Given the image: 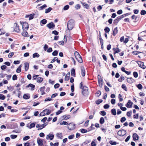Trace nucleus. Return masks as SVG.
Masks as SVG:
<instances>
[{
	"mask_svg": "<svg viewBox=\"0 0 146 146\" xmlns=\"http://www.w3.org/2000/svg\"><path fill=\"white\" fill-rule=\"evenodd\" d=\"M74 21L73 19H71L68 22L67 26L69 30H71L73 29L74 25Z\"/></svg>",
	"mask_w": 146,
	"mask_h": 146,
	"instance_id": "1",
	"label": "nucleus"
},
{
	"mask_svg": "<svg viewBox=\"0 0 146 146\" xmlns=\"http://www.w3.org/2000/svg\"><path fill=\"white\" fill-rule=\"evenodd\" d=\"M82 89V93L84 96H87L89 94V91L88 90V88L85 86H83Z\"/></svg>",
	"mask_w": 146,
	"mask_h": 146,
	"instance_id": "2",
	"label": "nucleus"
},
{
	"mask_svg": "<svg viewBox=\"0 0 146 146\" xmlns=\"http://www.w3.org/2000/svg\"><path fill=\"white\" fill-rule=\"evenodd\" d=\"M20 23L22 25V29L24 31H26L29 29V25L28 23L26 22H20Z\"/></svg>",
	"mask_w": 146,
	"mask_h": 146,
	"instance_id": "3",
	"label": "nucleus"
},
{
	"mask_svg": "<svg viewBox=\"0 0 146 146\" xmlns=\"http://www.w3.org/2000/svg\"><path fill=\"white\" fill-rule=\"evenodd\" d=\"M126 133V131L124 129H121L117 133V134L120 136H123Z\"/></svg>",
	"mask_w": 146,
	"mask_h": 146,
	"instance_id": "4",
	"label": "nucleus"
},
{
	"mask_svg": "<svg viewBox=\"0 0 146 146\" xmlns=\"http://www.w3.org/2000/svg\"><path fill=\"white\" fill-rule=\"evenodd\" d=\"M47 124L48 123H45L42 124V125H40L39 124H37L36 125V127L37 128H38V130H39L44 128Z\"/></svg>",
	"mask_w": 146,
	"mask_h": 146,
	"instance_id": "5",
	"label": "nucleus"
},
{
	"mask_svg": "<svg viewBox=\"0 0 146 146\" xmlns=\"http://www.w3.org/2000/svg\"><path fill=\"white\" fill-rule=\"evenodd\" d=\"M76 53L77 54V55L76 57V59L79 62L82 63L83 62V60L81 56H80L78 52H76Z\"/></svg>",
	"mask_w": 146,
	"mask_h": 146,
	"instance_id": "6",
	"label": "nucleus"
},
{
	"mask_svg": "<svg viewBox=\"0 0 146 146\" xmlns=\"http://www.w3.org/2000/svg\"><path fill=\"white\" fill-rule=\"evenodd\" d=\"M14 30L15 31L18 33L20 32L19 26L16 23H15L14 24Z\"/></svg>",
	"mask_w": 146,
	"mask_h": 146,
	"instance_id": "7",
	"label": "nucleus"
},
{
	"mask_svg": "<svg viewBox=\"0 0 146 146\" xmlns=\"http://www.w3.org/2000/svg\"><path fill=\"white\" fill-rule=\"evenodd\" d=\"M54 135L52 133H49L48 135H47L46 139L47 140L50 139L52 140L54 138Z\"/></svg>",
	"mask_w": 146,
	"mask_h": 146,
	"instance_id": "8",
	"label": "nucleus"
},
{
	"mask_svg": "<svg viewBox=\"0 0 146 146\" xmlns=\"http://www.w3.org/2000/svg\"><path fill=\"white\" fill-rule=\"evenodd\" d=\"M137 62L138 63L139 67L143 69L145 68L146 66L144 65V63L143 62L139 61H137Z\"/></svg>",
	"mask_w": 146,
	"mask_h": 146,
	"instance_id": "9",
	"label": "nucleus"
},
{
	"mask_svg": "<svg viewBox=\"0 0 146 146\" xmlns=\"http://www.w3.org/2000/svg\"><path fill=\"white\" fill-rule=\"evenodd\" d=\"M98 80L100 86L101 87H102L103 81L100 76L98 75Z\"/></svg>",
	"mask_w": 146,
	"mask_h": 146,
	"instance_id": "10",
	"label": "nucleus"
},
{
	"mask_svg": "<svg viewBox=\"0 0 146 146\" xmlns=\"http://www.w3.org/2000/svg\"><path fill=\"white\" fill-rule=\"evenodd\" d=\"M75 128V125L73 123H68V129L70 130H72Z\"/></svg>",
	"mask_w": 146,
	"mask_h": 146,
	"instance_id": "11",
	"label": "nucleus"
},
{
	"mask_svg": "<svg viewBox=\"0 0 146 146\" xmlns=\"http://www.w3.org/2000/svg\"><path fill=\"white\" fill-rule=\"evenodd\" d=\"M46 27L50 29H54L55 27V25L53 23L51 22L48 24Z\"/></svg>",
	"mask_w": 146,
	"mask_h": 146,
	"instance_id": "12",
	"label": "nucleus"
},
{
	"mask_svg": "<svg viewBox=\"0 0 146 146\" xmlns=\"http://www.w3.org/2000/svg\"><path fill=\"white\" fill-rule=\"evenodd\" d=\"M133 104V103L131 100H129L126 106L127 108H130L132 107Z\"/></svg>",
	"mask_w": 146,
	"mask_h": 146,
	"instance_id": "13",
	"label": "nucleus"
},
{
	"mask_svg": "<svg viewBox=\"0 0 146 146\" xmlns=\"http://www.w3.org/2000/svg\"><path fill=\"white\" fill-rule=\"evenodd\" d=\"M127 81L129 83L131 84L135 82V80L132 78H128L127 79Z\"/></svg>",
	"mask_w": 146,
	"mask_h": 146,
	"instance_id": "14",
	"label": "nucleus"
},
{
	"mask_svg": "<svg viewBox=\"0 0 146 146\" xmlns=\"http://www.w3.org/2000/svg\"><path fill=\"white\" fill-rule=\"evenodd\" d=\"M37 141L39 146H43V141L42 139H38V138L37 139Z\"/></svg>",
	"mask_w": 146,
	"mask_h": 146,
	"instance_id": "15",
	"label": "nucleus"
},
{
	"mask_svg": "<svg viewBox=\"0 0 146 146\" xmlns=\"http://www.w3.org/2000/svg\"><path fill=\"white\" fill-rule=\"evenodd\" d=\"M81 75L82 76H84L85 75V71L84 67L82 66L81 67Z\"/></svg>",
	"mask_w": 146,
	"mask_h": 146,
	"instance_id": "16",
	"label": "nucleus"
},
{
	"mask_svg": "<svg viewBox=\"0 0 146 146\" xmlns=\"http://www.w3.org/2000/svg\"><path fill=\"white\" fill-rule=\"evenodd\" d=\"M133 138L134 141L138 140L139 139V136L136 133H134L133 135Z\"/></svg>",
	"mask_w": 146,
	"mask_h": 146,
	"instance_id": "17",
	"label": "nucleus"
},
{
	"mask_svg": "<svg viewBox=\"0 0 146 146\" xmlns=\"http://www.w3.org/2000/svg\"><path fill=\"white\" fill-rule=\"evenodd\" d=\"M30 95L29 94H25L23 95V98L25 100H27L30 98Z\"/></svg>",
	"mask_w": 146,
	"mask_h": 146,
	"instance_id": "18",
	"label": "nucleus"
},
{
	"mask_svg": "<svg viewBox=\"0 0 146 146\" xmlns=\"http://www.w3.org/2000/svg\"><path fill=\"white\" fill-rule=\"evenodd\" d=\"M25 71H27L29 69V64L28 63L26 62L25 63Z\"/></svg>",
	"mask_w": 146,
	"mask_h": 146,
	"instance_id": "19",
	"label": "nucleus"
},
{
	"mask_svg": "<svg viewBox=\"0 0 146 146\" xmlns=\"http://www.w3.org/2000/svg\"><path fill=\"white\" fill-rule=\"evenodd\" d=\"M118 30L117 27L114 28L113 30L112 35L113 36H115L117 33Z\"/></svg>",
	"mask_w": 146,
	"mask_h": 146,
	"instance_id": "20",
	"label": "nucleus"
},
{
	"mask_svg": "<svg viewBox=\"0 0 146 146\" xmlns=\"http://www.w3.org/2000/svg\"><path fill=\"white\" fill-rule=\"evenodd\" d=\"M70 77V73L68 72L66 75L65 77L64 80L65 81H67L69 80V78Z\"/></svg>",
	"mask_w": 146,
	"mask_h": 146,
	"instance_id": "21",
	"label": "nucleus"
},
{
	"mask_svg": "<svg viewBox=\"0 0 146 146\" xmlns=\"http://www.w3.org/2000/svg\"><path fill=\"white\" fill-rule=\"evenodd\" d=\"M47 7V5L46 4H44L42 6L38 7V9L39 10H42L44 9Z\"/></svg>",
	"mask_w": 146,
	"mask_h": 146,
	"instance_id": "22",
	"label": "nucleus"
},
{
	"mask_svg": "<svg viewBox=\"0 0 146 146\" xmlns=\"http://www.w3.org/2000/svg\"><path fill=\"white\" fill-rule=\"evenodd\" d=\"M113 50L114 51L113 54H114L120 52V50L118 48L116 49L113 48Z\"/></svg>",
	"mask_w": 146,
	"mask_h": 146,
	"instance_id": "23",
	"label": "nucleus"
},
{
	"mask_svg": "<svg viewBox=\"0 0 146 146\" xmlns=\"http://www.w3.org/2000/svg\"><path fill=\"white\" fill-rule=\"evenodd\" d=\"M43 112H46L45 113L46 115H49L51 112L50 111V110L47 109H45L43 110Z\"/></svg>",
	"mask_w": 146,
	"mask_h": 146,
	"instance_id": "24",
	"label": "nucleus"
},
{
	"mask_svg": "<svg viewBox=\"0 0 146 146\" xmlns=\"http://www.w3.org/2000/svg\"><path fill=\"white\" fill-rule=\"evenodd\" d=\"M71 75L73 76L74 77L75 76V71L74 69L72 68L71 71Z\"/></svg>",
	"mask_w": 146,
	"mask_h": 146,
	"instance_id": "25",
	"label": "nucleus"
},
{
	"mask_svg": "<svg viewBox=\"0 0 146 146\" xmlns=\"http://www.w3.org/2000/svg\"><path fill=\"white\" fill-rule=\"evenodd\" d=\"M105 120L104 118L103 117H101L100 120V124H103Z\"/></svg>",
	"mask_w": 146,
	"mask_h": 146,
	"instance_id": "26",
	"label": "nucleus"
},
{
	"mask_svg": "<svg viewBox=\"0 0 146 146\" xmlns=\"http://www.w3.org/2000/svg\"><path fill=\"white\" fill-rule=\"evenodd\" d=\"M26 87H31L32 88V90H34V89H32V88H35V86L32 84H30L26 86Z\"/></svg>",
	"mask_w": 146,
	"mask_h": 146,
	"instance_id": "27",
	"label": "nucleus"
},
{
	"mask_svg": "<svg viewBox=\"0 0 146 146\" xmlns=\"http://www.w3.org/2000/svg\"><path fill=\"white\" fill-rule=\"evenodd\" d=\"M39 56V54L36 52H35L33 54V58H35V57L38 58Z\"/></svg>",
	"mask_w": 146,
	"mask_h": 146,
	"instance_id": "28",
	"label": "nucleus"
},
{
	"mask_svg": "<svg viewBox=\"0 0 146 146\" xmlns=\"http://www.w3.org/2000/svg\"><path fill=\"white\" fill-rule=\"evenodd\" d=\"M52 9L51 7H49L48 8L46 9L45 10V13H47L50 11Z\"/></svg>",
	"mask_w": 146,
	"mask_h": 146,
	"instance_id": "29",
	"label": "nucleus"
},
{
	"mask_svg": "<svg viewBox=\"0 0 146 146\" xmlns=\"http://www.w3.org/2000/svg\"><path fill=\"white\" fill-rule=\"evenodd\" d=\"M111 113L114 115H115L116 114V110L115 109H113L111 110Z\"/></svg>",
	"mask_w": 146,
	"mask_h": 146,
	"instance_id": "30",
	"label": "nucleus"
},
{
	"mask_svg": "<svg viewBox=\"0 0 146 146\" xmlns=\"http://www.w3.org/2000/svg\"><path fill=\"white\" fill-rule=\"evenodd\" d=\"M60 125H67L68 124V122H66L65 121H64L62 122H60Z\"/></svg>",
	"mask_w": 146,
	"mask_h": 146,
	"instance_id": "31",
	"label": "nucleus"
},
{
	"mask_svg": "<svg viewBox=\"0 0 146 146\" xmlns=\"http://www.w3.org/2000/svg\"><path fill=\"white\" fill-rule=\"evenodd\" d=\"M22 35L25 37H27L28 36V33L26 32H24L22 33Z\"/></svg>",
	"mask_w": 146,
	"mask_h": 146,
	"instance_id": "32",
	"label": "nucleus"
},
{
	"mask_svg": "<svg viewBox=\"0 0 146 146\" xmlns=\"http://www.w3.org/2000/svg\"><path fill=\"white\" fill-rule=\"evenodd\" d=\"M101 95V92L100 91H98L95 94V95L96 97H99Z\"/></svg>",
	"mask_w": 146,
	"mask_h": 146,
	"instance_id": "33",
	"label": "nucleus"
},
{
	"mask_svg": "<svg viewBox=\"0 0 146 146\" xmlns=\"http://www.w3.org/2000/svg\"><path fill=\"white\" fill-rule=\"evenodd\" d=\"M35 126V124L34 123H31L29 125V126L27 127L29 129H31L32 128L34 127Z\"/></svg>",
	"mask_w": 146,
	"mask_h": 146,
	"instance_id": "34",
	"label": "nucleus"
},
{
	"mask_svg": "<svg viewBox=\"0 0 146 146\" xmlns=\"http://www.w3.org/2000/svg\"><path fill=\"white\" fill-rule=\"evenodd\" d=\"M56 136L60 139H62V133H57L56 134Z\"/></svg>",
	"mask_w": 146,
	"mask_h": 146,
	"instance_id": "35",
	"label": "nucleus"
},
{
	"mask_svg": "<svg viewBox=\"0 0 146 146\" xmlns=\"http://www.w3.org/2000/svg\"><path fill=\"white\" fill-rule=\"evenodd\" d=\"M43 78H42L38 77L37 78V81L39 83H40L42 82Z\"/></svg>",
	"mask_w": 146,
	"mask_h": 146,
	"instance_id": "36",
	"label": "nucleus"
},
{
	"mask_svg": "<svg viewBox=\"0 0 146 146\" xmlns=\"http://www.w3.org/2000/svg\"><path fill=\"white\" fill-rule=\"evenodd\" d=\"M82 3L83 5L85 7V8L87 9H88L89 8V5L88 4H87L85 3Z\"/></svg>",
	"mask_w": 146,
	"mask_h": 146,
	"instance_id": "37",
	"label": "nucleus"
},
{
	"mask_svg": "<svg viewBox=\"0 0 146 146\" xmlns=\"http://www.w3.org/2000/svg\"><path fill=\"white\" fill-rule=\"evenodd\" d=\"M58 143H56L54 144L52 142L50 143V145L51 146H58Z\"/></svg>",
	"mask_w": 146,
	"mask_h": 146,
	"instance_id": "38",
	"label": "nucleus"
},
{
	"mask_svg": "<svg viewBox=\"0 0 146 146\" xmlns=\"http://www.w3.org/2000/svg\"><path fill=\"white\" fill-rule=\"evenodd\" d=\"M5 97L4 95L2 94H0V99L3 100L5 99Z\"/></svg>",
	"mask_w": 146,
	"mask_h": 146,
	"instance_id": "39",
	"label": "nucleus"
},
{
	"mask_svg": "<svg viewBox=\"0 0 146 146\" xmlns=\"http://www.w3.org/2000/svg\"><path fill=\"white\" fill-rule=\"evenodd\" d=\"M142 36H145L146 35V30L140 33Z\"/></svg>",
	"mask_w": 146,
	"mask_h": 146,
	"instance_id": "40",
	"label": "nucleus"
},
{
	"mask_svg": "<svg viewBox=\"0 0 146 146\" xmlns=\"http://www.w3.org/2000/svg\"><path fill=\"white\" fill-rule=\"evenodd\" d=\"M58 53V52L56 50L54 51L52 53V55L56 56H57Z\"/></svg>",
	"mask_w": 146,
	"mask_h": 146,
	"instance_id": "41",
	"label": "nucleus"
},
{
	"mask_svg": "<svg viewBox=\"0 0 146 146\" xmlns=\"http://www.w3.org/2000/svg\"><path fill=\"white\" fill-rule=\"evenodd\" d=\"M141 53V52L137 51H133L132 52L133 54L134 55H137L139 54V53Z\"/></svg>",
	"mask_w": 146,
	"mask_h": 146,
	"instance_id": "42",
	"label": "nucleus"
},
{
	"mask_svg": "<svg viewBox=\"0 0 146 146\" xmlns=\"http://www.w3.org/2000/svg\"><path fill=\"white\" fill-rule=\"evenodd\" d=\"M133 76L135 78H137L138 76V73L137 72H134L133 73Z\"/></svg>",
	"mask_w": 146,
	"mask_h": 146,
	"instance_id": "43",
	"label": "nucleus"
},
{
	"mask_svg": "<svg viewBox=\"0 0 146 146\" xmlns=\"http://www.w3.org/2000/svg\"><path fill=\"white\" fill-rule=\"evenodd\" d=\"M104 31L106 33H109L110 31V28L108 27H106L104 29Z\"/></svg>",
	"mask_w": 146,
	"mask_h": 146,
	"instance_id": "44",
	"label": "nucleus"
},
{
	"mask_svg": "<svg viewBox=\"0 0 146 146\" xmlns=\"http://www.w3.org/2000/svg\"><path fill=\"white\" fill-rule=\"evenodd\" d=\"M121 87L126 91H127V88L125 84H122L121 86Z\"/></svg>",
	"mask_w": 146,
	"mask_h": 146,
	"instance_id": "45",
	"label": "nucleus"
},
{
	"mask_svg": "<svg viewBox=\"0 0 146 146\" xmlns=\"http://www.w3.org/2000/svg\"><path fill=\"white\" fill-rule=\"evenodd\" d=\"M110 144L112 145H115L117 144V142L113 141H110L109 142Z\"/></svg>",
	"mask_w": 146,
	"mask_h": 146,
	"instance_id": "46",
	"label": "nucleus"
},
{
	"mask_svg": "<svg viewBox=\"0 0 146 146\" xmlns=\"http://www.w3.org/2000/svg\"><path fill=\"white\" fill-rule=\"evenodd\" d=\"M47 21L45 19H43L41 21V23L43 24L44 25L47 23Z\"/></svg>",
	"mask_w": 146,
	"mask_h": 146,
	"instance_id": "47",
	"label": "nucleus"
},
{
	"mask_svg": "<svg viewBox=\"0 0 146 146\" xmlns=\"http://www.w3.org/2000/svg\"><path fill=\"white\" fill-rule=\"evenodd\" d=\"M100 113L103 116H105L106 115V112L103 111H100Z\"/></svg>",
	"mask_w": 146,
	"mask_h": 146,
	"instance_id": "48",
	"label": "nucleus"
},
{
	"mask_svg": "<svg viewBox=\"0 0 146 146\" xmlns=\"http://www.w3.org/2000/svg\"><path fill=\"white\" fill-rule=\"evenodd\" d=\"M131 18L133 19H135V21H137V17L133 15L131 16Z\"/></svg>",
	"mask_w": 146,
	"mask_h": 146,
	"instance_id": "49",
	"label": "nucleus"
},
{
	"mask_svg": "<svg viewBox=\"0 0 146 146\" xmlns=\"http://www.w3.org/2000/svg\"><path fill=\"white\" fill-rule=\"evenodd\" d=\"M126 120V119L125 117H123L121 119L120 121L121 123H123Z\"/></svg>",
	"mask_w": 146,
	"mask_h": 146,
	"instance_id": "50",
	"label": "nucleus"
},
{
	"mask_svg": "<svg viewBox=\"0 0 146 146\" xmlns=\"http://www.w3.org/2000/svg\"><path fill=\"white\" fill-rule=\"evenodd\" d=\"M140 14L141 15H144L146 14V11L144 10H141Z\"/></svg>",
	"mask_w": 146,
	"mask_h": 146,
	"instance_id": "51",
	"label": "nucleus"
},
{
	"mask_svg": "<svg viewBox=\"0 0 146 146\" xmlns=\"http://www.w3.org/2000/svg\"><path fill=\"white\" fill-rule=\"evenodd\" d=\"M137 88L139 90H141L142 89L143 87L141 84H139L137 86Z\"/></svg>",
	"mask_w": 146,
	"mask_h": 146,
	"instance_id": "52",
	"label": "nucleus"
},
{
	"mask_svg": "<svg viewBox=\"0 0 146 146\" xmlns=\"http://www.w3.org/2000/svg\"><path fill=\"white\" fill-rule=\"evenodd\" d=\"M17 137V135H10V137L11 139H14L16 138Z\"/></svg>",
	"mask_w": 146,
	"mask_h": 146,
	"instance_id": "53",
	"label": "nucleus"
},
{
	"mask_svg": "<svg viewBox=\"0 0 146 146\" xmlns=\"http://www.w3.org/2000/svg\"><path fill=\"white\" fill-rule=\"evenodd\" d=\"M30 138V137L29 136H27L23 138V141H26Z\"/></svg>",
	"mask_w": 146,
	"mask_h": 146,
	"instance_id": "54",
	"label": "nucleus"
},
{
	"mask_svg": "<svg viewBox=\"0 0 146 146\" xmlns=\"http://www.w3.org/2000/svg\"><path fill=\"white\" fill-rule=\"evenodd\" d=\"M75 8L77 9H79L80 8V5L79 4H77L75 6Z\"/></svg>",
	"mask_w": 146,
	"mask_h": 146,
	"instance_id": "55",
	"label": "nucleus"
},
{
	"mask_svg": "<svg viewBox=\"0 0 146 146\" xmlns=\"http://www.w3.org/2000/svg\"><path fill=\"white\" fill-rule=\"evenodd\" d=\"M14 53L13 52H10L8 56V57L9 58H11L14 55Z\"/></svg>",
	"mask_w": 146,
	"mask_h": 146,
	"instance_id": "56",
	"label": "nucleus"
},
{
	"mask_svg": "<svg viewBox=\"0 0 146 146\" xmlns=\"http://www.w3.org/2000/svg\"><path fill=\"white\" fill-rule=\"evenodd\" d=\"M17 77L15 74L13 75V76L12 79L13 80H17Z\"/></svg>",
	"mask_w": 146,
	"mask_h": 146,
	"instance_id": "57",
	"label": "nucleus"
},
{
	"mask_svg": "<svg viewBox=\"0 0 146 146\" xmlns=\"http://www.w3.org/2000/svg\"><path fill=\"white\" fill-rule=\"evenodd\" d=\"M8 89L10 90L11 91H12L14 89V88L13 86H10L9 87H7Z\"/></svg>",
	"mask_w": 146,
	"mask_h": 146,
	"instance_id": "58",
	"label": "nucleus"
},
{
	"mask_svg": "<svg viewBox=\"0 0 146 146\" xmlns=\"http://www.w3.org/2000/svg\"><path fill=\"white\" fill-rule=\"evenodd\" d=\"M80 131H81V132L82 133H86L87 132V131L85 129H81Z\"/></svg>",
	"mask_w": 146,
	"mask_h": 146,
	"instance_id": "59",
	"label": "nucleus"
},
{
	"mask_svg": "<svg viewBox=\"0 0 146 146\" xmlns=\"http://www.w3.org/2000/svg\"><path fill=\"white\" fill-rule=\"evenodd\" d=\"M132 111L131 110L130 111H128L127 113V115L128 117H130L131 116V115L132 113Z\"/></svg>",
	"mask_w": 146,
	"mask_h": 146,
	"instance_id": "60",
	"label": "nucleus"
},
{
	"mask_svg": "<svg viewBox=\"0 0 146 146\" xmlns=\"http://www.w3.org/2000/svg\"><path fill=\"white\" fill-rule=\"evenodd\" d=\"M103 101V100H101V99H100V100H97L96 102V104H100V103H101V102H102Z\"/></svg>",
	"mask_w": 146,
	"mask_h": 146,
	"instance_id": "61",
	"label": "nucleus"
},
{
	"mask_svg": "<svg viewBox=\"0 0 146 146\" xmlns=\"http://www.w3.org/2000/svg\"><path fill=\"white\" fill-rule=\"evenodd\" d=\"M69 8V6L68 5H66V6H65L64 8L63 9L64 10H68Z\"/></svg>",
	"mask_w": 146,
	"mask_h": 146,
	"instance_id": "62",
	"label": "nucleus"
},
{
	"mask_svg": "<svg viewBox=\"0 0 146 146\" xmlns=\"http://www.w3.org/2000/svg\"><path fill=\"white\" fill-rule=\"evenodd\" d=\"M110 106L108 104H106L104 106V108L105 109H107Z\"/></svg>",
	"mask_w": 146,
	"mask_h": 146,
	"instance_id": "63",
	"label": "nucleus"
},
{
	"mask_svg": "<svg viewBox=\"0 0 146 146\" xmlns=\"http://www.w3.org/2000/svg\"><path fill=\"white\" fill-rule=\"evenodd\" d=\"M34 15L32 14H30L29 15V20H30L33 19L34 18Z\"/></svg>",
	"mask_w": 146,
	"mask_h": 146,
	"instance_id": "64",
	"label": "nucleus"
}]
</instances>
